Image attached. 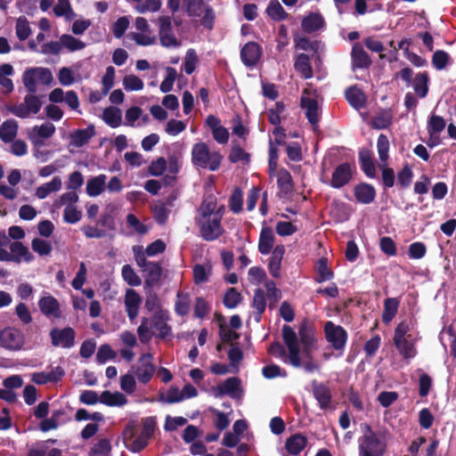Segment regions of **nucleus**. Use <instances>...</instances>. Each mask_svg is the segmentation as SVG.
I'll return each mask as SVG.
<instances>
[{
  "instance_id": "obj_54",
  "label": "nucleus",
  "mask_w": 456,
  "mask_h": 456,
  "mask_svg": "<svg viewBox=\"0 0 456 456\" xmlns=\"http://www.w3.org/2000/svg\"><path fill=\"white\" fill-rule=\"evenodd\" d=\"M111 445L109 440L101 439L91 448L89 456H110Z\"/></svg>"
},
{
  "instance_id": "obj_40",
  "label": "nucleus",
  "mask_w": 456,
  "mask_h": 456,
  "mask_svg": "<svg viewBox=\"0 0 456 456\" xmlns=\"http://www.w3.org/2000/svg\"><path fill=\"white\" fill-rule=\"evenodd\" d=\"M14 73L13 67L9 63L0 65V85L6 93H11L14 86L12 80L10 78Z\"/></svg>"
},
{
  "instance_id": "obj_9",
  "label": "nucleus",
  "mask_w": 456,
  "mask_h": 456,
  "mask_svg": "<svg viewBox=\"0 0 456 456\" xmlns=\"http://www.w3.org/2000/svg\"><path fill=\"white\" fill-rule=\"evenodd\" d=\"M359 456H383L386 444L370 428L358 439Z\"/></svg>"
},
{
  "instance_id": "obj_33",
  "label": "nucleus",
  "mask_w": 456,
  "mask_h": 456,
  "mask_svg": "<svg viewBox=\"0 0 456 456\" xmlns=\"http://www.w3.org/2000/svg\"><path fill=\"white\" fill-rule=\"evenodd\" d=\"M105 175H99L87 180L86 191L90 197H97L103 192L106 187Z\"/></svg>"
},
{
  "instance_id": "obj_39",
  "label": "nucleus",
  "mask_w": 456,
  "mask_h": 456,
  "mask_svg": "<svg viewBox=\"0 0 456 456\" xmlns=\"http://www.w3.org/2000/svg\"><path fill=\"white\" fill-rule=\"evenodd\" d=\"M324 26V20L319 13H310L302 20V28L307 33L314 32Z\"/></svg>"
},
{
  "instance_id": "obj_4",
  "label": "nucleus",
  "mask_w": 456,
  "mask_h": 456,
  "mask_svg": "<svg viewBox=\"0 0 456 456\" xmlns=\"http://www.w3.org/2000/svg\"><path fill=\"white\" fill-rule=\"evenodd\" d=\"M411 322H401L396 326L393 338L394 345L400 355L407 361L413 359L417 354V338L411 334Z\"/></svg>"
},
{
  "instance_id": "obj_25",
  "label": "nucleus",
  "mask_w": 456,
  "mask_h": 456,
  "mask_svg": "<svg viewBox=\"0 0 456 456\" xmlns=\"http://www.w3.org/2000/svg\"><path fill=\"white\" fill-rule=\"evenodd\" d=\"M313 394L322 410L330 408L331 393L330 388L322 384L318 383L316 380L312 381Z\"/></svg>"
},
{
  "instance_id": "obj_3",
  "label": "nucleus",
  "mask_w": 456,
  "mask_h": 456,
  "mask_svg": "<svg viewBox=\"0 0 456 456\" xmlns=\"http://www.w3.org/2000/svg\"><path fill=\"white\" fill-rule=\"evenodd\" d=\"M171 320L167 310H159L153 313L151 320L143 317L137 328V334L142 343H148L153 336L161 339L173 338L172 328L169 325Z\"/></svg>"
},
{
  "instance_id": "obj_8",
  "label": "nucleus",
  "mask_w": 456,
  "mask_h": 456,
  "mask_svg": "<svg viewBox=\"0 0 456 456\" xmlns=\"http://www.w3.org/2000/svg\"><path fill=\"white\" fill-rule=\"evenodd\" d=\"M53 81L51 70L44 67L27 69L22 75V82L26 89L36 94L39 86H50Z\"/></svg>"
},
{
  "instance_id": "obj_36",
  "label": "nucleus",
  "mask_w": 456,
  "mask_h": 456,
  "mask_svg": "<svg viewBox=\"0 0 456 456\" xmlns=\"http://www.w3.org/2000/svg\"><path fill=\"white\" fill-rule=\"evenodd\" d=\"M307 439L305 436L297 434L289 436L286 441V450L291 455H298L305 447Z\"/></svg>"
},
{
  "instance_id": "obj_55",
  "label": "nucleus",
  "mask_w": 456,
  "mask_h": 456,
  "mask_svg": "<svg viewBox=\"0 0 456 456\" xmlns=\"http://www.w3.org/2000/svg\"><path fill=\"white\" fill-rule=\"evenodd\" d=\"M377 149L379 157V164H386L388 159L389 141L385 134H380L377 142Z\"/></svg>"
},
{
  "instance_id": "obj_51",
  "label": "nucleus",
  "mask_w": 456,
  "mask_h": 456,
  "mask_svg": "<svg viewBox=\"0 0 456 456\" xmlns=\"http://www.w3.org/2000/svg\"><path fill=\"white\" fill-rule=\"evenodd\" d=\"M210 274L211 265L209 264L196 265L193 268V279L196 284L207 282Z\"/></svg>"
},
{
  "instance_id": "obj_17",
  "label": "nucleus",
  "mask_w": 456,
  "mask_h": 456,
  "mask_svg": "<svg viewBox=\"0 0 456 456\" xmlns=\"http://www.w3.org/2000/svg\"><path fill=\"white\" fill-rule=\"evenodd\" d=\"M136 434V425L134 422H129L124 430L125 442L126 447L134 452H138L144 449L150 439L147 436H143L141 433L138 436L134 437Z\"/></svg>"
},
{
  "instance_id": "obj_44",
  "label": "nucleus",
  "mask_w": 456,
  "mask_h": 456,
  "mask_svg": "<svg viewBox=\"0 0 456 456\" xmlns=\"http://www.w3.org/2000/svg\"><path fill=\"white\" fill-rule=\"evenodd\" d=\"M346 97L348 102L355 109H361L365 104V95L356 86L348 88L346 92Z\"/></svg>"
},
{
  "instance_id": "obj_6",
  "label": "nucleus",
  "mask_w": 456,
  "mask_h": 456,
  "mask_svg": "<svg viewBox=\"0 0 456 456\" xmlns=\"http://www.w3.org/2000/svg\"><path fill=\"white\" fill-rule=\"evenodd\" d=\"M78 200L79 196L76 191H67L60 195L53 207L56 209L63 208V221L74 224L82 218V211L77 206Z\"/></svg>"
},
{
  "instance_id": "obj_64",
  "label": "nucleus",
  "mask_w": 456,
  "mask_h": 456,
  "mask_svg": "<svg viewBox=\"0 0 456 456\" xmlns=\"http://www.w3.org/2000/svg\"><path fill=\"white\" fill-rule=\"evenodd\" d=\"M32 249L40 256H48L52 252V245L49 241L36 238L31 242Z\"/></svg>"
},
{
  "instance_id": "obj_37",
  "label": "nucleus",
  "mask_w": 456,
  "mask_h": 456,
  "mask_svg": "<svg viewBox=\"0 0 456 456\" xmlns=\"http://www.w3.org/2000/svg\"><path fill=\"white\" fill-rule=\"evenodd\" d=\"M354 196L359 202L369 204L374 200L376 191L373 186L368 183H362L355 186Z\"/></svg>"
},
{
  "instance_id": "obj_47",
  "label": "nucleus",
  "mask_w": 456,
  "mask_h": 456,
  "mask_svg": "<svg viewBox=\"0 0 456 456\" xmlns=\"http://www.w3.org/2000/svg\"><path fill=\"white\" fill-rule=\"evenodd\" d=\"M266 13L274 20H282L288 16V13L278 0H270L266 8Z\"/></svg>"
},
{
  "instance_id": "obj_59",
  "label": "nucleus",
  "mask_w": 456,
  "mask_h": 456,
  "mask_svg": "<svg viewBox=\"0 0 456 456\" xmlns=\"http://www.w3.org/2000/svg\"><path fill=\"white\" fill-rule=\"evenodd\" d=\"M167 205L172 207V201L168 200L167 204L157 203L153 208L154 217L159 224H164L168 217L170 208Z\"/></svg>"
},
{
  "instance_id": "obj_63",
  "label": "nucleus",
  "mask_w": 456,
  "mask_h": 456,
  "mask_svg": "<svg viewBox=\"0 0 456 456\" xmlns=\"http://www.w3.org/2000/svg\"><path fill=\"white\" fill-rule=\"evenodd\" d=\"M277 183L279 188L287 192L292 189V178L290 174L284 168L277 172Z\"/></svg>"
},
{
  "instance_id": "obj_60",
  "label": "nucleus",
  "mask_w": 456,
  "mask_h": 456,
  "mask_svg": "<svg viewBox=\"0 0 456 456\" xmlns=\"http://www.w3.org/2000/svg\"><path fill=\"white\" fill-rule=\"evenodd\" d=\"M143 86V81L134 74L126 75L123 78V86L126 91H140Z\"/></svg>"
},
{
  "instance_id": "obj_29",
  "label": "nucleus",
  "mask_w": 456,
  "mask_h": 456,
  "mask_svg": "<svg viewBox=\"0 0 456 456\" xmlns=\"http://www.w3.org/2000/svg\"><path fill=\"white\" fill-rule=\"evenodd\" d=\"M12 251V262L20 264L21 262L30 263L34 260L33 254L29 251L28 248L21 242L15 241L10 245Z\"/></svg>"
},
{
  "instance_id": "obj_56",
  "label": "nucleus",
  "mask_w": 456,
  "mask_h": 456,
  "mask_svg": "<svg viewBox=\"0 0 456 456\" xmlns=\"http://www.w3.org/2000/svg\"><path fill=\"white\" fill-rule=\"evenodd\" d=\"M242 301V296L234 288H230L224 297L225 307L233 309Z\"/></svg>"
},
{
  "instance_id": "obj_23",
  "label": "nucleus",
  "mask_w": 456,
  "mask_h": 456,
  "mask_svg": "<svg viewBox=\"0 0 456 456\" xmlns=\"http://www.w3.org/2000/svg\"><path fill=\"white\" fill-rule=\"evenodd\" d=\"M240 392V381L235 377L227 379L213 388V393L216 397H221L225 395L232 397H238Z\"/></svg>"
},
{
  "instance_id": "obj_57",
  "label": "nucleus",
  "mask_w": 456,
  "mask_h": 456,
  "mask_svg": "<svg viewBox=\"0 0 456 456\" xmlns=\"http://www.w3.org/2000/svg\"><path fill=\"white\" fill-rule=\"evenodd\" d=\"M126 224L128 228L132 229L133 233L143 235L148 232V227L142 224L134 214L126 216Z\"/></svg>"
},
{
  "instance_id": "obj_49",
  "label": "nucleus",
  "mask_w": 456,
  "mask_h": 456,
  "mask_svg": "<svg viewBox=\"0 0 456 456\" xmlns=\"http://www.w3.org/2000/svg\"><path fill=\"white\" fill-rule=\"evenodd\" d=\"M61 48H66L69 52L82 50L86 44L71 35L64 34L60 37Z\"/></svg>"
},
{
  "instance_id": "obj_30",
  "label": "nucleus",
  "mask_w": 456,
  "mask_h": 456,
  "mask_svg": "<svg viewBox=\"0 0 456 456\" xmlns=\"http://www.w3.org/2000/svg\"><path fill=\"white\" fill-rule=\"evenodd\" d=\"M94 134L95 132L93 126H88L83 129H77L70 134L69 145L80 148L86 144L94 135Z\"/></svg>"
},
{
  "instance_id": "obj_27",
  "label": "nucleus",
  "mask_w": 456,
  "mask_h": 456,
  "mask_svg": "<svg viewBox=\"0 0 456 456\" xmlns=\"http://www.w3.org/2000/svg\"><path fill=\"white\" fill-rule=\"evenodd\" d=\"M261 56V47L254 42L247 43L240 51L242 62L251 67L256 65Z\"/></svg>"
},
{
  "instance_id": "obj_26",
  "label": "nucleus",
  "mask_w": 456,
  "mask_h": 456,
  "mask_svg": "<svg viewBox=\"0 0 456 456\" xmlns=\"http://www.w3.org/2000/svg\"><path fill=\"white\" fill-rule=\"evenodd\" d=\"M206 125L211 129L214 139L221 144L226 143L229 140V132L227 128L221 125V121L214 115H209L206 118Z\"/></svg>"
},
{
  "instance_id": "obj_50",
  "label": "nucleus",
  "mask_w": 456,
  "mask_h": 456,
  "mask_svg": "<svg viewBox=\"0 0 456 456\" xmlns=\"http://www.w3.org/2000/svg\"><path fill=\"white\" fill-rule=\"evenodd\" d=\"M399 302L396 298L390 297L385 300L382 320L388 323L395 316L398 309Z\"/></svg>"
},
{
  "instance_id": "obj_28",
  "label": "nucleus",
  "mask_w": 456,
  "mask_h": 456,
  "mask_svg": "<svg viewBox=\"0 0 456 456\" xmlns=\"http://www.w3.org/2000/svg\"><path fill=\"white\" fill-rule=\"evenodd\" d=\"M64 376V370L58 366L51 371H40L31 374V380L37 385H45L50 382H57Z\"/></svg>"
},
{
  "instance_id": "obj_62",
  "label": "nucleus",
  "mask_w": 456,
  "mask_h": 456,
  "mask_svg": "<svg viewBox=\"0 0 456 456\" xmlns=\"http://www.w3.org/2000/svg\"><path fill=\"white\" fill-rule=\"evenodd\" d=\"M160 7V0H144L143 2H139L134 8L139 13H146L158 12Z\"/></svg>"
},
{
  "instance_id": "obj_21",
  "label": "nucleus",
  "mask_w": 456,
  "mask_h": 456,
  "mask_svg": "<svg viewBox=\"0 0 456 456\" xmlns=\"http://www.w3.org/2000/svg\"><path fill=\"white\" fill-rule=\"evenodd\" d=\"M353 167L347 163L338 165L331 175L330 186L339 189L347 184L353 176Z\"/></svg>"
},
{
  "instance_id": "obj_46",
  "label": "nucleus",
  "mask_w": 456,
  "mask_h": 456,
  "mask_svg": "<svg viewBox=\"0 0 456 456\" xmlns=\"http://www.w3.org/2000/svg\"><path fill=\"white\" fill-rule=\"evenodd\" d=\"M352 58L354 65L358 68H366L370 64V59L363 48L355 45L352 49Z\"/></svg>"
},
{
  "instance_id": "obj_38",
  "label": "nucleus",
  "mask_w": 456,
  "mask_h": 456,
  "mask_svg": "<svg viewBox=\"0 0 456 456\" xmlns=\"http://www.w3.org/2000/svg\"><path fill=\"white\" fill-rule=\"evenodd\" d=\"M285 253V248L282 245L276 246L273 252L269 262V272L273 277L280 276L281 260Z\"/></svg>"
},
{
  "instance_id": "obj_7",
  "label": "nucleus",
  "mask_w": 456,
  "mask_h": 456,
  "mask_svg": "<svg viewBox=\"0 0 456 456\" xmlns=\"http://www.w3.org/2000/svg\"><path fill=\"white\" fill-rule=\"evenodd\" d=\"M133 253L135 262L143 274L145 282L151 286L158 283L162 275V268L159 264L146 259L142 246H134Z\"/></svg>"
},
{
  "instance_id": "obj_10",
  "label": "nucleus",
  "mask_w": 456,
  "mask_h": 456,
  "mask_svg": "<svg viewBox=\"0 0 456 456\" xmlns=\"http://www.w3.org/2000/svg\"><path fill=\"white\" fill-rule=\"evenodd\" d=\"M41 108L42 102L39 96L29 93L21 103L11 107L10 111L20 118H28L32 115H37Z\"/></svg>"
},
{
  "instance_id": "obj_20",
  "label": "nucleus",
  "mask_w": 456,
  "mask_h": 456,
  "mask_svg": "<svg viewBox=\"0 0 456 456\" xmlns=\"http://www.w3.org/2000/svg\"><path fill=\"white\" fill-rule=\"evenodd\" d=\"M446 126L444 118L432 114L428 121L427 130L429 134L428 145L435 147L440 142V134Z\"/></svg>"
},
{
  "instance_id": "obj_16",
  "label": "nucleus",
  "mask_w": 456,
  "mask_h": 456,
  "mask_svg": "<svg viewBox=\"0 0 456 456\" xmlns=\"http://www.w3.org/2000/svg\"><path fill=\"white\" fill-rule=\"evenodd\" d=\"M134 376L139 382L147 384L155 373V365L152 362V354H143L138 360L137 365L133 368Z\"/></svg>"
},
{
  "instance_id": "obj_61",
  "label": "nucleus",
  "mask_w": 456,
  "mask_h": 456,
  "mask_svg": "<svg viewBox=\"0 0 456 456\" xmlns=\"http://www.w3.org/2000/svg\"><path fill=\"white\" fill-rule=\"evenodd\" d=\"M198 63H199V58H198V55H197L195 50L189 49L186 52L184 61H183L184 72L188 75L191 74L195 70Z\"/></svg>"
},
{
  "instance_id": "obj_12",
  "label": "nucleus",
  "mask_w": 456,
  "mask_h": 456,
  "mask_svg": "<svg viewBox=\"0 0 456 456\" xmlns=\"http://www.w3.org/2000/svg\"><path fill=\"white\" fill-rule=\"evenodd\" d=\"M25 343V338L20 330L6 327L0 331V344L11 351L20 350Z\"/></svg>"
},
{
  "instance_id": "obj_34",
  "label": "nucleus",
  "mask_w": 456,
  "mask_h": 456,
  "mask_svg": "<svg viewBox=\"0 0 456 456\" xmlns=\"http://www.w3.org/2000/svg\"><path fill=\"white\" fill-rule=\"evenodd\" d=\"M274 243V234L270 227H263L259 236L258 250L263 255L271 252Z\"/></svg>"
},
{
  "instance_id": "obj_58",
  "label": "nucleus",
  "mask_w": 456,
  "mask_h": 456,
  "mask_svg": "<svg viewBox=\"0 0 456 456\" xmlns=\"http://www.w3.org/2000/svg\"><path fill=\"white\" fill-rule=\"evenodd\" d=\"M177 77L175 69L172 67L166 68V77L161 82L159 89L162 93H168L173 89L174 83Z\"/></svg>"
},
{
  "instance_id": "obj_15",
  "label": "nucleus",
  "mask_w": 456,
  "mask_h": 456,
  "mask_svg": "<svg viewBox=\"0 0 456 456\" xmlns=\"http://www.w3.org/2000/svg\"><path fill=\"white\" fill-rule=\"evenodd\" d=\"M56 131L55 126L51 122H45L39 126H34L28 133V137L32 144L37 147L45 145V141L51 138Z\"/></svg>"
},
{
  "instance_id": "obj_19",
  "label": "nucleus",
  "mask_w": 456,
  "mask_h": 456,
  "mask_svg": "<svg viewBox=\"0 0 456 456\" xmlns=\"http://www.w3.org/2000/svg\"><path fill=\"white\" fill-rule=\"evenodd\" d=\"M51 103L65 102L71 110H78L79 99L76 92L70 90L64 92L61 88H54L48 95Z\"/></svg>"
},
{
  "instance_id": "obj_41",
  "label": "nucleus",
  "mask_w": 456,
  "mask_h": 456,
  "mask_svg": "<svg viewBox=\"0 0 456 456\" xmlns=\"http://www.w3.org/2000/svg\"><path fill=\"white\" fill-rule=\"evenodd\" d=\"M294 67L302 77L307 79L313 77V69L307 55L302 53L297 56Z\"/></svg>"
},
{
  "instance_id": "obj_31",
  "label": "nucleus",
  "mask_w": 456,
  "mask_h": 456,
  "mask_svg": "<svg viewBox=\"0 0 456 456\" xmlns=\"http://www.w3.org/2000/svg\"><path fill=\"white\" fill-rule=\"evenodd\" d=\"M62 181L59 176H54L50 182L38 186L36 190L35 195L40 199H45L49 194L59 191L61 189Z\"/></svg>"
},
{
  "instance_id": "obj_2",
  "label": "nucleus",
  "mask_w": 456,
  "mask_h": 456,
  "mask_svg": "<svg viewBox=\"0 0 456 456\" xmlns=\"http://www.w3.org/2000/svg\"><path fill=\"white\" fill-rule=\"evenodd\" d=\"M223 209L217 208L216 200L208 197L203 200L196 216V224L201 237L206 240H214L223 233L221 220Z\"/></svg>"
},
{
  "instance_id": "obj_13",
  "label": "nucleus",
  "mask_w": 456,
  "mask_h": 456,
  "mask_svg": "<svg viewBox=\"0 0 456 456\" xmlns=\"http://www.w3.org/2000/svg\"><path fill=\"white\" fill-rule=\"evenodd\" d=\"M134 27L138 32L131 33L130 37L137 45L147 46L154 44L156 37L146 19L137 17L134 20Z\"/></svg>"
},
{
  "instance_id": "obj_32",
  "label": "nucleus",
  "mask_w": 456,
  "mask_h": 456,
  "mask_svg": "<svg viewBox=\"0 0 456 456\" xmlns=\"http://www.w3.org/2000/svg\"><path fill=\"white\" fill-rule=\"evenodd\" d=\"M100 403L110 407H121L127 403V399L120 392L103 391L100 395Z\"/></svg>"
},
{
  "instance_id": "obj_24",
  "label": "nucleus",
  "mask_w": 456,
  "mask_h": 456,
  "mask_svg": "<svg viewBox=\"0 0 456 456\" xmlns=\"http://www.w3.org/2000/svg\"><path fill=\"white\" fill-rule=\"evenodd\" d=\"M124 303L129 320L134 321L138 315L142 304L141 296L134 289H128L126 291Z\"/></svg>"
},
{
  "instance_id": "obj_52",
  "label": "nucleus",
  "mask_w": 456,
  "mask_h": 456,
  "mask_svg": "<svg viewBox=\"0 0 456 456\" xmlns=\"http://www.w3.org/2000/svg\"><path fill=\"white\" fill-rule=\"evenodd\" d=\"M121 275L123 280L130 286L137 287L142 283L141 278L130 265H123Z\"/></svg>"
},
{
  "instance_id": "obj_5",
  "label": "nucleus",
  "mask_w": 456,
  "mask_h": 456,
  "mask_svg": "<svg viewBox=\"0 0 456 456\" xmlns=\"http://www.w3.org/2000/svg\"><path fill=\"white\" fill-rule=\"evenodd\" d=\"M222 156L217 151H210L205 142H198L191 149V162L197 168L216 171L220 167Z\"/></svg>"
},
{
  "instance_id": "obj_11",
  "label": "nucleus",
  "mask_w": 456,
  "mask_h": 456,
  "mask_svg": "<svg viewBox=\"0 0 456 456\" xmlns=\"http://www.w3.org/2000/svg\"><path fill=\"white\" fill-rule=\"evenodd\" d=\"M301 105L305 110V115L309 122L314 126L316 125L319 121V106L317 92L314 88L308 86L304 89Z\"/></svg>"
},
{
  "instance_id": "obj_22",
  "label": "nucleus",
  "mask_w": 456,
  "mask_h": 456,
  "mask_svg": "<svg viewBox=\"0 0 456 456\" xmlns=\"http://www.w3.org/2000/svg\"><path fill=\"white\" fill-rule=\"evenodd\" d=\"M50 337L54 346L69 348L74 345L75 332L71 328L53 329Z\"/></svg>"
},
{
  "instance_id": "obj_43",
  "label": "nucleus",
  "mask_w": 456,
  "mask_h": 456,
  "mask_svg": "<svg viewBox=\"0 0 456 456\" xmlns=\"http://www.w3.org/2000/svg\"><path fill=\"white\" fill-rule=\"evenodd\" d=\"M102 118L111 127H118L122 123V112L117 107H109L103 110Z\"/></svg>"
},
{
  "instance_id": "obj_35",
  "label": "nucleus",
  "mask_w": 456,
  "mask_h": 456,
  "mask_svg": "<svg viewBox=\"0 0 456 456\" xmlns=\"http://www.w3.org/2000/svg\"><path fill=\"white\" fill-rule=\"evenodd\" d=\"M18 122L14 119H7L0 126V139L4 142H12L18 133Z\"/></svg>"
},
{
  "instance_id": "obj_48",
  "label": "nucleus",
  "mask_w": 456,
  "mask_h": 456,
  "mask_svg": "<svg viewBox=\"0 0 456 456\" xmlns=\"http://www.w3.org/2000/svg\"><path fill=\"white\" fill-rule=\"evenodd\" d=\"M360 161L362 168L367 176L373 178L375 177V166L372 161L370 151L368 150H362L360 151Z\"/></svg>"
},
{
  "instance_id": "obj_18",
  "label": "nucleus",
  "mask_w": 456,
  "mask_h": 456,
  "mask_svg": "<svg viewBox=\"0 0 456 456\" xmlns=\"http://www.w3.org/2000/svg\"><path fill=\"white\" fill-rule=\"evenodd\" d=\"M38 307L40 312L48 319H59L61 317L59 301L48 292H43L38 300Z\"/></svg>"
},
{
  "instance_id": "obj_45",
  "label": "nucleus",
  "mask_w": 456,
  "mask_h": 456,
  "mask_svg": "<svg viewBox=\"0 0 456 456\" xmlns=\"http://www.w3.org/2000/svg\"><path fill=\"white\" fill-rule=\"evenodd\" d=\"M53 12L58 17H65L67 20H72L77 16L72 10L69 0H57L53 7Z\"/></svg>"
},
{
  "instance_id": "obj_1",
  "label": "nucleus",
  "mask_w": 456,
  "mask_h": 456,
  "mask_svg": "<svg viewBox=\"0 0 456 456\" xmlns=\"http://www.w3.org/2000/svg\"><path fill=\"white\" fill-rule=\"evenodd\" d=\"M282 338L288 354L285 355L284 362L289 363L295 368H303L305 372H318L321 370V363L314 357L316 337L314 330L307 322L301 323L298 330V337L294 330L289 326L282 327Z\"/></svg>"
},
{
  "instance_id": "obj_14",
  "label": "nucleus",
  "mask_w": 456,
  "mask_h": 456,
  "mask_svg": "<svg viewBox=\"0 0 456 456\" xmlns=\"http://www.w3.org/2000/svg\"><path fill=\"white\" fill-rule=\"evenodd\" d=\"M324 332L327 341L336 350L343 349L347 340V333L339 325L334 324L332 322H327L324 326Z\"/></svg>"
},
{
  "instance_id": "obj_42",
  "label": "nucleus",
  "mask_w": 456,
  "mask_h": 456,
  "mask_svg": "<svg viewBox=\"0 0 456 456\" xmlns=\"http://www.w3.org/2000/svg\"><path fill=\"white\" fill-rule=\"evenodd\" d=\"M252 307L255 309L254 317L255 320L259 322L261 320V315L265 312L266 308V299L265 296V292L262 289H256L255 291Z\"/></svg>"
},
{
  "instance_id": "obj_53",
  "label": "nucleus",
  "mask_w": 456,
  "mask_h": 456,
  "mask_svg": "<svg viewBox=\"0 0 456 456\" xmlns=\"http://www.w3.org/2000/svg\"><path fill=\"white\" fill-rule=\"evenodd\" d=\"M15 33L20 41L26 40L31 34V28L26 17H19L16 20Z\"/></svg>"
}]
</instances>
